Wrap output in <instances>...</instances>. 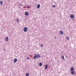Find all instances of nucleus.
<instances>
[{
	"label": "nucleus",
	"instance_id": "obj_6",
	"mask_svg": "<svg viewBox=\"0 0 76 76\" xmlns=\"http://www.w3.org/2000/svg\"><path fill=\"white\" fill-rule=\"evenodd\" d=\"M37 9H39L40 7V4H38L37 5Z\"/></svg>",
	"mask_w": 76,
	"mask_h": 76
},
{
	"label": "nucleus",
	"instance_id": "obj_27",
	"mask_svg": "<svg viewBox=\"0 0 76 76\" xmlns=\"http://www.w3.org/2000/svg\"><path fill=\"white\" fill-rule=\"evenodd\" d=\"M8 0V1H9V0Z\"/></svg>",
	"mask_w": 76,
	"mask_h": 76
},
{
	"label": "nucleus",
	"instance_id": "obj_18",
	"mask_svg": "<svg viewBox=\"0 0 76 76\" xmlns=\"http://www.w3.org/2000/svg\"><path fill=\"white\" fill-rule=\"evenodd\" d=\"M40 47H44V45L41 44Z\"/></svg>",
	"mask_w": 76,
	"mask_h": 76
},
{
	"label": "nucleus",
	"instance_id": "obj_10",
	"mask_svg": "<svg viewBox=\"0 0 76 76\" xmlns=\"http://www.w3.org/2000/svg\"><path fill=\"white\" fill-rule=\"evenodd\" d=\"M41 56L37 54L36 55V57L37 58H39V57H40Z\"/></svg>",
	"mask_w": 76,
	"mask_h": 76
},
{
	"label": "nucleus",
	"instance_id": "obj_3",
	"mask_svg": "<svg viewBox=\"0 0 76 76\" xmlns=\"http://www.w3.org/2000/svg\"><path fill=\"white\" fill-rule=\"evenodd\" d=\"M74 69H74V67H71L70 69V70L71 72H73V71H74Z\"/></svg>",
	"mask_w": 76,
	"mask_h": 76
},
{
	"label": "nucleus",
	"instance_id": "obj_21",
	"mask_svg": "<svg viewBox=\"0 0 76 76\" xmlns=\"http://www.w3.org/2000/svg\"><path fill=\"white\" fill-rule=\"evenodd\" d=\"M27 60H29V59H30V58L29 57H27Z\"/></svg>",
	"mask_w": 76,
	"mask_h": 76
},
{
	"label": "nucleus",
	"instance_id": "obj_14",
	"mask_svg": "<svg viewBox=\"0 0 76 76\" xmlns=\"http://www.w3.org/2000/svg\"><path fill=\"white\" fill-rule=\"evenodd\" d=\"M37 58L36 56H34L33 57V59H35V58Z\"/></svg>",
	"mask_w": 76,
	"mask_h": 76
},
{
	"label": "nucleus",
	"instance_id": "obj_24",
	"mask_svg": "<svg viewBox=\"0 0 76 76\" xmlns=\"http://www.w3.org/2000/svg\"><path fill=\"white\" fill-rule=\"evenodd\" d=\"M55 38H56V36H55Z\"/></svg>",
	"mask_w": 76,
	"mask_h": 76
},
{
	"label": "nucleus",
	"instance_id": "obj_8",
	"mask_svg": "<svg viewBox=\"0 0 76 76\" xmlns=\"http://www.w3.org/2000/svg\"><path fill=\"white\" fill-rule=\"evenodd\" d=\"M5 39L6 40V41H8V40L9 39V38H8V37H6L5 38Z\"/></svg>",
	"mask_w": 76,
	"mask_h": 76
},
{
	"label": "nucleus",
	"instance_id": "obj_16",
	"mask_svg": "<svg viewBox=\"0 0 76 76\" xmlns=\"http://www.w3.org/2000/svg\"><path fill=\"white\" fill-rule=\"evenodd\" d=\"M62 58L63 60H64V56H62Z\"/></svg>",
	"mask_w": 76,
	"mask_h": 76
},
{
	"label": "nucleus",
	"instance_id": "obj_22",
	"mask_svg": "<svg viewBox=\"0 0 76 76\" xmlns=\"http://www.w3.org/2000/svg\"><path fill=\"white\" fill-rule=\"evenodd\" d=\"M19 5H20V6H22V4L21 3L19 4Z\"/></svg>",
	"mask_w": 76,
	"mask_h": 76
},
{
	"label": "nucleus",
	"instance_id": "obj_19",
	"mask_svg": "<svg viewBox=\"0 0 76 76\" xmlns=\"http://www.w3.org/2000/svg\"><path fill=\"white\" fill-rule=\"evenodd\" d=\"M52 6L53 7H56V5H53Z\"/></svg>",
	"mask_w": 76,
	"mask_h": 76
},
{
	"label": "nucleus",
	"instance_id": "obj_23",
	"mask_svg": "<svg viewBox=\"0 0 76 76\" xmlns=\"http://www.w3.org/2000/svg\"><path fill=\"white\" fill-rule=\"evenodd\" d=\"M34 56H37V54H34Z\"/></svg>",
	"mask_w": 76,
	"mask_h": 76
},
{
	"label": "nucleus",
	"instance_id": "obj_17",
	"mask_svg": "<svg viewBox=\"0 0 76 76\" xmlns=\"http://www.w3.org/2000/svg\"><path fill=\"white\" fill-rule=\"evenodd\" d=\"M66 39H67L68 40H69V37H67L66 38Z\"/></svg>",
	"mask_w": 76,
	"mask_h": 76
},
{
	"label": "nucleus",
	"instance_id": "obj_26",
	"mask_svg": "<svg viewBox=\"0 0 76 76\" xmlns=\"http://www.w3.org/2000/svg\"><path fill=\"white\" fill-rule=\"evenodd\" d=\"M63 53V52H61V53Z\"/></svg>",
	"mask_w": 76,
	"mask_h": 76
},
{
	"label": "nucleus",
	"instance_id": "obj_2",
	"mask_svg": "<svg viewBox=\"0 0 76 76\" xmlns=\"http://www.w3.org/2000/svg\"><path fill=\"white\" fill-rule=\"evenodd\" d=\"M59 33L61 35H63L64 34L63 32L61 31H59Z\"/></svg>",
	"mask_w": 76,
	"mask_h": 76
},
{
	"label": "nucleus",
	"instance_id": "obj_9",
	"mask_svg": "<svg viewBox=\"0 0 76 76\" xmlns=\"http://www.w3.org/2000/svg\"><path fill=\"white\" fill-rule=\"evenodd\" d=\"M71 75H74L75 74V72H74V71H71Z\"/></svg>",
	"mask_w": 76,
	"mask_h": 76
},
{
	"label": "nucleus",
	"instance_id": "obj_11",
	"mask_svg": "<svg viewBox=\"0 0 76 76\" xmlns=\"http://www.w3.org/2000/svg\"><path fill=\"white\" fill-rule=\"evenodd\" d=\"M47 67H48V65L46 64L45 66V69H47Z\"/></svg>",
	"mask_w": 76,
	"mask_h": 76
},
{
	"label": "nucleus",
	"instance_id": "obj_13",
	"mask_svg": "<svg viewBox=\"0 0 76 76\" xmlns=\"http://www.w3.org/2000/svg\"><path fill=\"white\" fill-rule=\"evenodd\" d=\"M3 2L2 1H0V5H2L3 4Z\"/></svg>",
	"mask_w": 76,
	"mask_h": 76
},
{
	"label": "nucleus",
	"instance_id": "obj_1",
	"mask_svg": "<svg viewBox=\"0 0 76 76\" xmlns=\"http://www.w3.org/2000/svg\"><path fill=\"white\" fill-rule=\"evenodd\" d=\"M28 30V28L27 27H25L23 29V31L24 32H27Z\"/></svg>",
	"mask_w": 76,
	"mask_h": 76
},
{
	"label": "nucleus",
	"instance_id": "obj_28",
	"mask_svg": "<svg viewBox=\"0 0 76 76\" xmlns=\"http://www.w3.org/2000/svg\"><path fill=\"white\" fill-rule=\"evenodd\" d=\"M12 74H11L10 75H11Z\"/></svg>",
	"mask_w": 76,
	"mask_h": 76
},
{
	"label": "nucleus",
	"instance_id": "obj_4",
	"mask_svg": "<svg viewBox=\"0 0 76 76\" xmlns=\"http://www.w3.org/2000/svg\"><path fill=\"white\" fill-rule=\"evenodd\" d=\"M70 18L71 19H73V18H74V15L73 14H71L70 15Z\"/></svg>",
	"mask_w": 76,
	"mask_h": 76
},
{
	"label": "nucleus",
	"instance_id": "obj_20",
	"mask_svg": "<svg viewBox=\"0 0 76 76\" xmlns=\"http://www.w3.org/2000/svg\"><path fill=\"white\" fill-rule=\"evenodd\" d=\"M16 21H18V22H19V19H16Z\"/></svg>",
	"mask_w": 76,
	"mask_h": 76
},
{
	"label": "nucleus",
	"instance_id": "obj_15",
	"mask_svg": "<svg viewBox=\"0 0 76 76\" xmlns=\"http://www.w3.org/2000/svg\"><path fill=\"white\" fill-rule=\"evenodd\" d=\"M26 76H29V73H27L26 74Z\"/></svg>",
	"mask_w": 76,
	"mask_h": 76
},
{
	"label": "nucleus",
	"instance_id": "obj_5",
	"mask_svg": "<svg viewBox=\"0 0 76 76\" xmlns=\"http://www.w3.org/2000/svg\"><path fill=\"white\" fill-rule=\"evenodd\" d=\"M17 61H18L17 58H15L14 59L13 63H16V62H17Z\"/></svg>",
	"mask_w": 76,
	"mask_h": 76
},
{
	"label": "nucleus",
	"instance_id": "obj_25",
	"mask_svg": "<svg viewBox=\"0 0 76 76\" xmlns=\"http://www.w3.org/2000/svg\"><path fill=\"white\" fill-rule=\"evenodd\" d=\"M29 7V6H27V7Z\"/></svg>",
	"mask_w": 76,
	"mask_h": 76
},
{
	"label": "nucleus",
	"instance_id": "obj_12",
	"mask_svg": "<svg viewBox=\"0 0 76 76\" xmlns=\"http://www.w3.org/2000/svg\"><path fill=\"white\" fill-rule=\"evenodd\" d=\"M39 66H42V63L40 62L39 64Z\"/></svg>",
	"mask_w": 76,
	"mask_h": 76
},
{
	"label": "nucleus",
	"instance_id": "obj_7",
	"mask_svg": "<svg viewBox=\"0 0 76 76\" xmlns=\"http://www.w3.org/2000/svg\"><path fill=\"white\" fill-rule=\"evenodd\" d=\"M25 15L26 16H28V15H29V13L27 12H25Z\"/></svg>",
	"mask_w": 76,
	"mask_h": 76
}]
</instances>
